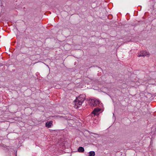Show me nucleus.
<instances>
[{"instance_id":"nucleus-1","label":"nucleus","mask_w":156,"mask_h":156,"mask_svg":"<svg viewBox=\"0 0 156 156\" xmlns=\"http://www.w3.org/2000/svg\"><path fill=\"white\" fill-rule=\"evenodd\" d=\"M85 95H80L76 98L74 101L75 108H78L79 106L82 105L85 99Z\"/></svg>"},{"instance_id":"nucleus-2","label":"nucleus","mask_w":156,"mask_h":156,"mask_svg":"<svg viewBox=\"0 0 156 156\" xmlns=\"http://www.w3.org/2000/svg\"><path fill=\"white\" fill-rule=\"evenodd\" d=\"M100 102L98 100L95 99H91L90 104L91 105L96 106L100 104Z\"/></svg>"},{"instance_id":"nucleus-3","label":"nucleus","mask_w":156,"mask_h":156,"mask_svg":"<svg viewBox=\"0 0 156 156\" xmlns=\"http://www.w3.org/2000/svg\"><path fill=\"white\" fill-rule=\"evenodd\" d=\"M149 55V53L148 52L145 51H142L140 53H138L137 56L138 57L145 56H148Z\"/></svg>"},{"instance_id":"nucleus-4","label":"nucleus","mask_w":156,"mask_h":156,"mask_svg":"<svg viewBox=\"0 0 156 156\" xmlns=\"http://www.w3.org/2000/svg\"><path fill=\"white\" fill-rule=\"evenodd\" d=\"M101 109L99 108H96L94 109L92 112V113L95 115L98 114V112L101 111Z\"/></svg>"},{"instance_id":"nucleus-5","label":"nucleus","mask_w":156,"mask_h":156,"mask_svg":"<svg viewBox=\"0 0 156 156\" xmlns=\"http://www.w3.org/2000/svg\"><path fill=\"white\" fill-rule=\"evenodd\" d=\"M53 122L52 121H50L49 122H47L45 123V126L48 128H51L52 126Z\"/></svg>"},{"instance_id":"nucleus-6","label":"nucleus","mask_w":156,"mask_h":156,"mask_svg":"<svg viewBox=\"0 0 156 156\" xmlns=\"http://www.w3.org/2000/svg\"><path fill=\"white\" fill-rule=\"evenodd\" d=\"M84 149L83 147H79L78 149V151L80 152H83L84 151Z\"/></svg>"},{"instance_id":"nucleus-7","label":"nucleus","mask_w":156,"mask_h":156,"mask_svg":"<svg viewBox=\"0 0 156 156\" xmlns=\"http://www.w3.org/2000/svg\"><path fill=\"white\" fill-rule=\"evenodd\" d=\"M95 153L94 151H90L89 153L88 156H94Z\"/></svg>"}]
</instances>
